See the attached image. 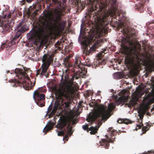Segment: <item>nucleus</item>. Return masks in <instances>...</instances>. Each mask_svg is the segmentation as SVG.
<instances>
[{
	"label": "nucleus",
	"instance_id": "35",
	"mask_svg": "<svg viewBox=\"0 0 154 154\" xmlns=\"http://www.w3.org/2000/svg\"><path fill=\"white\" fill-rule=\"evenodd\" d=\"M139 116V117L140 119L141 120L140 122V123L142 122V120L143 119V118L144 116L143 114L142 113H140L138 115Z\"/></svg>",
	"mask_w": 154,
	"mask_h": 154
},
{
	"label": "nucleus",
	"instance_id": "26",
	"mask_svg": "<svg viewBox=\"0 0 154 154\" xmlns=\"http://www.w3.org/2000/svg\"><path fill=\"white\" fill-rule=\"evenodd\" d=\"M97 129L95 127L91 126L89 128V131H91L90 133L91 134H94L97 132Z\"/></svg>",
	"mask_w": 154,
	"mask_h": 154
},
{
	"label": "nucleus",
	"instance_id": "2",
	"mask_svg": "<svg viewBox=\"0 0 154 154\" xmlns=\"http://www.w3.org/2000/svg\"><path fill=\"white\" fill-rule=\"evenodd\" d=\"M90 18L101 26L107 24V18L115 15L117 10L116 0H88Z\"/></svg>",
	"mask_w": 154,
	"mask_h": 154
},
{
	"label": "nucleus",
	"instance_id": "44",
	"mask_svg": "<svg viewBox=\"0 0 154 154\" xmlns=\"http://www.w3.org/2000/svg\"><path fill=\"white\" fill-rule=\"evenodd\" d=\"M97 36L98 37V38H100L101 37V35H97Z\"/></svg>",
	"mask_w": 154,
	"mask_h": 154
},
{
	"label": "nucleus",
	"instance_id": "8",
	"mask_svg": "<svg viewBox=\"0 0 154 154\" xmlns=\"http://www.w3.org/2000/svg\"><path fill=\"white\" fill-rule=\"evenodd\" d=\"M89 105L90 107H93L94 108H97L99 111V113L97 112H93L90 114L88 118L86 119V120L88 122L93 123L94 122L96 119L99 117L100 115V109L99 107L102 104L98 105L97 103L95 102V101H92L91 102L89 103Z\"/></svg>",
	"mask_w": 154,
	"mask_h": 154
},
{
	"label": "nucleus",
	"instance_id": "24",
	"mask_svg": "<svg viewBox=\"0 0 154 154\" xmlns=\"http://www.w3.org/2000/svg\"><path fill=\"white\" fill-rule=\"evenodd\" d=\"M65 133L66 134L64 137L63 138V140H65L66 141H67L69 139V136H71L73 133V132H71V130H69V131H66L65 130Z\"/></svg>",
	"mask_w": 154,
	"mask_h": 154
},
{
	"label": "nucleus",
	"instance_id": "15",
	"mask_svg": "<svg viewBox=\"0 0 154 154\" xmlns=\"http://www.w3.org/2000/svg\"><path fill=\"white\" fill-rule=\"evenodd\" d=\"M49 67L42 65L41 68L37 70L36 75L37 76L40 74V76L42 77L44 75H46L47 71Z\"/></svg>",
	"mask_w": 154,
	"mask_h": 154
},
{
	"label": "nucleus",
	"instance_id": "17",
	"mask_svg": "<svg viewBox=\"0 0 154 154\" xmlns=\"http://www.w3.org/2000/svg\"><path fill=\"white\" fill-rule=\"evenodd\" d=\"M97 48V45L95 43L91 48H90L89 50H88V47H85L84 52H85V53L86 55H89L91 53L94 51Z\"/></svg>",
	"mask_w": 154,
	"mask_h": 154
},
{
	"label": "nucleus",
	"instance_id": "18",
	"mask_svg": "<svg viewBox=\"0 0 154 154\" xmlns=\"http://www.w3.org/2000/svg\"><path fill=\"white\" fill-rule=\"evenodd\" d=\"M67 124V121L65 120L60 118L58 121L57 125L56 126V128L61 129L65 126Z\"/></svg>",
	"mask_w": 154,
	"mask_h": 154
},
{
	"label": "nucleus",
	"instance_id": "45",
	"mask_svg": "<svg viewBox=\"0 0 154 154\" xmlns=\"http://www.w3.org/2000/svg\"><path fill=\"white\" fill-rule=\"evenodd\" d=\"M149 60L150 62H152V60L151 59H149Z\"/></svg>",
	"mask_w": 154,
	"mask_h": 154
},
{
	"label": "nucleus",
	"instance_id": "33",
	"mask_svg": "<svg viewBox=\"0 0 154 154\" xmlns=\"http://www.w3.org/2000/svg\"><path fill=\"white\" fill-rule=\"evenodd\" d=\"M124 121L123 122V123L124 124H128L131 123V121L128 119H123Z\"/></svg>",
	"mask_w": 154,
	"mask_h": 154
},
{
	"label": "nucleus",
	"instance_id": "40",
	"mask_svg": "<svg viewBox=\"0 0 154 154\" xmlns=\"http://www.w3.org/2000/svg\"><path fill=\"white\" fill-rule=\"evenodd\" d=\"M124 121L123 119H119L117 121V122L119 123H123Z\"/></svg>",
	"mask_w": 154,
	"mask_h": 154
},
{
	"label": "nucleus",
	"instance_id": "3",
	"mask_svg": "<svg viewBox=\"0 0 154 154\" xmlns=\"http://www.w3.org/2000/svg\"><path fill=\"white\" fill-rule=\"evenodd\" d=\"M52 1L57 5L54 10L55 15L53 16L51 13H46L42 17L40 22L43 26L45 28L53 24L55 32L58 34H60L63 31L65 27L66 21H60L61 17L65 14V3L63 0L62 1L58 0Z\"/></svg>",
	"mask_w": 154,
	"mask_h": 154
},
{
	"label": "nucleus",
	"instance_id": "23",
	"mask_svg": "<svg viewBox=\"0 0 154 154\" xmlns=\"http://www.w3.org/2000/svg\"><path fill=\"white\" fill-rule=\"evenodd\" d=\"M54 125V123L53 122H51L50 124L46 125L44 128L43 131L45 134L48 131L52 129Z\"/></svg>",
	"mask_w": 154,
	"mask_h": 154
},
{
	"label": "nucleus",
	"instance_id": "41",
	"mask_svg": "<svg viewBox=\"0 0 154 154\" xmlns=\"http://www.w3.org/2000/svg\"><path fill=\"white\" fill-rule=\"evenodd\" d=\"M60 44L59 42H57L55 45V46L56 47H58V46L59 45H60Z\"/></svg>",
	"mask_w": 154,
	"mask_h": 154
},
{
	"label": "nucleus",
	"instance_id": "51",
	"mask_svg": "<svg viewBox=\"0 0 154 154\" xmlns=\"http://www.w3.org/2000/svg\"><path fill=\"white\" fill-rule=\"evenodd\" d=\"M35 84V83H34V84H33V86H34V85Z\"/></svg>",
	"mask_w": 154,
	"mask_h": 154
},
{
	"label": "nucleus",
	"instance_id": "13",
	"mask_svg": "<svg viewBox=\"0 0 154 154\" xmlns=\"http://www.w3.org/2000/svg\"><path fill=\"white\" fill-rule=\"evenodd\" d=\"M54 57V54L53 53L45 54L42 59L43 62L42 65L49 67L51 63L53 61Z\"/></svg>",
	"mask_w": 154,
	"mask_h": 154
},
{
	"label": "nucleus",
	"instance_id": "29",
	"mask_svg": "<svg viewBox=\"0 0 154 154\" xmlns=\"http://www.w3.org/2000/svg\"><path fill=\"white\" fill-rule=\"evenodd\" d=\"M67 68V69L66 70H65V73H64V72H63V74H65V79H67L68 78V74H69V68Z\"/></svg>",
	"mask_w": 154,
	"mask_h": 154
},
{
	"label": "nucleus",
	"instance_id": "12",
	"mask_svg": "<svg viewBox=\"0 0 154 154\" xmlns=\"http://www.w3.org/2000/svg\"><path fill=\"white\" fill-rule=\"evenodd\" d=\"M74 68L78 69L79 70L76 71H78V74L80 75H85L87 72V71L85 68L83 67V65L80 61V57L76 56L75 58V61L74 63Z\"/></svg>",
	"mask_w": 154,
	"mask_h": 154
},
{
	"label": "nucleus",
	"instance_id": "36",
	"mask_svg": "<svg viewBox=\"0 0 154 154\" xmlns=\"http://www.w3.org/2000/svg\"><path fill=\"white\" fill-rule=\"evenodd\" d=\"M52 109V107L50 105L49 107H48V111L47 112V113L48 114L49 113H50Z\"/></svg>",
	"mask_w": 154,
	"mask_h": 154
},
{
	"label": "nucleus",
	"instance_id": "28",
	"mask_svg": "<svg viewBox=\"0 0 154 154\" xmlns=\"http://www.w3.org/2000/svg\"><path fill=\"white\" fill-rule=\"evenodd\" d=\"M106 50L104 49L103 50L101 51L98 54V56L99 57H103L105 54L106 53Z\"/></svg>",
	"mask_w": 154,
	"mask_h": 154
},
{
	"label": "nucleus",
	"instance_id": "7",
	"mask_svg": "<svg viewBox=\"0 0 154 154\" xmlns=\"http://www.w3.org/2000/svg\"><path fill=\"white\" fill-rule=\"evenodd\" d=\"M99 108L101 120L105 121L110 116V113L113 109L114 106L112 103H111L109 105L107 108L106 106L102 105L100 106Z\"/></svg>",
	"mask_w": 154,
	"mask_h": 154
},
{
	"label": "nucleus",
	"instance_id": "19",
	"mask_svg": "<svg viewBox=\"0 0 154 154\" xmlns=\"http://www.w3.org/2000/svg\"><path fill=\"white\" fill-rule=\"evenodd\" d=\"M6 46V52L8 55H10L14 51L11 47L10 46L7 47L5 43H4L2 44L0 47V50H2Z\"/></svg>",
	"mask_w": 154,
	"mask_h": 154
},
{
	"label": "nucleus",
	"instance_id": "1",
	"mask_svg": "<svg viewBox=\"0 0 154 154\" xmlns=\"http://www.w3.org/2000/svg\"><path fill=\"white\" fill-rule=\"evenodd\" d=\"M120 14H118V21H120L119 30L123 32L126 38V41L128 43L130 47H126L127 49V55L125 57V62L130 66H133L135 63H139L141 60L142 55L140 52L141 45L137 42L136 38L137 35L134 29L129 27L128 19L125 17L122 18L119 17Z\"/></svg>",
	"mask_w": 154,
	"mask_h": 154
},
{
	"label": "nucleus",
	"instance_id": "16",
	"mask_svg": "<svg viewBox=\"0 0 154 154\" xmlns=\"http://www.w3.org/2000/svg\"><path fill=\"white\" fill-rule=\"evenodd\" d=\"M140 1V3L138 5H136L134 6L135 9H137L140 13H142L143 11L144 5L145 3L146 0H137Z\"/></svg>",
	"mask_w": 154,
	"mask_h": 154
},
{
	"label": "nucleus",
	"instance_id": "46",
	"mask_svg": "<svg viewBox=\"0 0 154 154\" xmlns=\"http://www.w3.org/2000/svg\"><path fill=\"white\" fill-rule=\"evenodd\" d=\"M75 79H78V77L77 76H75Z\"/></svg>",
	"mask_w": 154,
	"mask_h": 154
},
{
	"label": "nucleus",
	"instance_id": "47",
	"mask_svg": "<svg viewBox=\"0 0 154 154\" xmlns=\"http://www.w3.org/2000/svg\"><path fill=\"white\" fill-rule=\"evenodd\" d=\"M151 23H154V21H153V22H151Z\"/></svg>",
	"mask_w": 154,
	"mask_h": 154
},
{
	"label": "nucleus",
	"instance_id": "31",
	"mask_svg": "<svg viewBox=\"0 0 154 154\" xmlns=\"http://www.w3.org/2000/svg\"><path fill=\"white\" fill-rule=\"evenodd\" d=\"M88 124H86L85 125H83L82 126V128L84 130H87V131H89V128L88 127Z\"/></svg>",
	"mask_w": 154,
	"mask_h": 154
},
{
	"label": "nucleus",
	"instance_id": "37",
	"mask_svg": "<svg viewBox=\"0 0 154 154\" xmlns=\"http://www.w3.org/2000/svg\"><path fill=\"white\" fill-rule=\"evenodd\" d=\"M26 0H22L20 1V4L22 6L24 5L26 3Z\"/></svg>",
	"mask_w": 154,
	"mask_h": 154
},
{
	"label": "nucleus",
	"instance_id": "9",
	"mask_svg": "<svg viewBox=\"0 0 154 154\" xmlns=\"http://www.w3.org/2000/svg\"><path fill=\"white\" fill-rule=\"evenodd\" d=\"M23 23L20 22L17 26V28L20 29L17 31L15 36L11 40L10 42L12 45H14L15 43V41L22 34L28 30L27 26L26 24L23 25Z\"/></svg>",
	"mask_w": 154,
	"mask_h": 154
},
{
	"label": "nucleus",
	"instance_id": "22",
	"mask_svg": "<svg viewBox=\"0 0 154 154\" xmlns=\"http://www.w3.org/2000/svg\"><path fill=\"white\" fill-rule=\"evenodd\" d=\"M41 34V32H36L31 35V38L33 39L37 40L40 38Z\"/></svg>",
	"mask_w": 154,
	"mask_h": 154
},
{
	"label": "nucleus",
	"instance_id": "27",
	"mask_svg": "<svg viewBox=\"0 0 154 154\" xmlns=\"http://www.w3.org/2000/svg\"><path fill=\"white\" fill-rule=\"evenodd\" d=\"M150 126L151 125L149 124L146 123V126H143L142 128L143 133H145L147 131L149 130Z\"/></svg>",
	"mask_w": 154,
	"mask_h": 154
},
{
	"label": "nucleus",
	"instance_id": "5",
	"mask_svg": "<svg viewBox=\"0 0 154 154\" xmlns=\"http://www.w3.org/2000/svg\"><path fill=\"white\" fill-rule=\"evenodd\" d=\"M15 72L19 80L18 81L15 79L10 80L9 82H11V85L13 87H17L21 84L25 90L31 89L32 83L31 82L29 84L27 82V80H29V78L25 72V69H24L23 70L19 68H16L15 70Z\"/></svg>",
	"mask_w": 154,
	"mask_h": 154
},
{
	"label": "nucleus",
	"instance_id": "42",
	"mask_svg": "<svg viewBox=\"0 0 154 154\" xmlns=\"http://www.w3.org/2000/svg\"><path fill=\"white\" fill-rule=\"evenodd\" d=\"M83 103L82 101H81L79 103L78 106L79 107H81L82 106V103Z\"/></svg>",
	"mask_w": 154,
	"mask_h": 154
},
{
	"label": "nucleus",
	"instance_id": "21",
	"mask_svg": "<svg viewBox=\"0 0 154 154\" xmlns=\"http://www.w3.org/2000/svg\"><path fill=\"white\" fill-rule=\"evenodd\" d=\"M36 5L30 7L29 11L31 14L34 16H36L38 13V12L39 11V9H36Z\"/></svg>",
	"mask_w": 154,
	"mask_h": 154
},
{
	"label": "nucleus",
	"instance_id": "34",
	"mask_svg": "<svg viewBox=\"0 0 154 154\" xmlns=\"http://www.w3.org/2000/svg\"><path fill=\"white\" fill-rule=\"evenodd\" d=\"M154 153V150H151L147 151V152H146L142 153V154H151L152 153Z\"/></svg>",
	"mask_w": 154,
	"mask_h": 154
},
{
	"label": "nucleus",
	"instance_id": "25",
	"mask_svg": "<svg viewBox=\"0 0 154 154\" xmlns=\"http://www.w3.org/2000/svg\"><path fill=\"white\" fill-rule=\"evenodd\" d=\"M75 4L76 6H77L79 8H80L81 9H83L85 6H83L79 0H76V2H75Z\"/></svg>",
	"mask_w": 154,
	"mask_h": 154
},
{
	"label": "nucleus",
	"instance_id": "49",
	"mask_svg": "<svg viewBox=\"0 0 154 154\" xmlns=\"http://www.w3.org/2000/svg\"><path fill=\"white\" fill-rule=\"evenodd\" d=\"M106 138H108V136H107L106 135Z\"/></svg>",
	"mask_w": 154,
	"mask_h": 154
},
{
	"label": "nucleus",
	"instance_id": "39",
	"mask_svg": "<svg viewBox=\"0 0 154 154\" xmlns=\"http://www.w3.org/2000/svg\"><path fill=\"white\" fill-rule=\"evenodd\" d=\"M75 74H74L72 76V78L70 80V81L71 82H73V81L74 79L75 78Z\"/></svg>",
	"mask_w": 154,
	"mask_h": 154
},
{
	"label": "nucleus",
	"instance_id": "32",
	"mask_svg": "<svg viewBox=\"0 0 154 154\" xmlns=\"http://www.w3.org/2000/svg\"><path fill=\"white\" fill-rule=\"evenodd\" d=\"M65 129H64L63 131H59L58 133V135L59 136H63L65 133Z\"/></svg>",
	"mask_w": 154,
	"mask_h": 154
},
{
	"label": "nucleus",
	"instance_id": "43",
	"mask_svg": "<svg viewBox=\"0 0 154 154\" xmlns=\"http://www.w3.org/2000/svg\"><path fill=\"white\" fill-rule=\"evenodd\" d=\"M26 1L30 3L32 1V0H26Z\"/></svg>",
	"mask_w": 154,
	"mask_h": 154
},
{
	"label": "nucleus",
	"instance_id": "38",
	"mask_svg": "<svg viewBox=\"0 0 154 154\" xmlns=\"http://www.w3.org/2000/svg\"><path fill=\"white\" fill-rule=\"evenodd\" d=\"M139 122H140V125H137V127L138 128L137 129H140L142 127V125H143V124L142 123H140V121H139Z\"/></svg>",
	"mask_w": 154,
	"mask_h": 154
},
{
	"label": "nucleus",
	"instance_id": "50",
	"mask_svg": "<svg viewBox=\"0 0 154 154\" xmlns=\"http://www.w3.org/2000/svg\"><path fill=\"white\" fill-rule=\"evenodd\" d=\"M75 69L74 71H75Z\"/></svg>",
	"mask_w": 154,
	"mask_h": 154
},
{
	"label": "nucleus",
	"instance_id": "11",
	"mask_svg": "<svg viewBox=\"0 0 154 154\" xmlns=\"http://www.w3.org/2000/svg\"><path fill=\"white\" fill-rule=\"evenodd\" d=\"M11 14H4L3 17L0 15V26L2 27L3 30L2 32L3 33H7L10 32L11 29V27L9 25L6 23V21H3L2 20V19H5L7 17V19L8 20L11 18Z\"/></svg>",
	"mask_w": 154,
	"mask_h": 154
},
{
	"label": "nucleus",
	"instance_id": "30",
	"mask_svg": "<svg viewBox=\"0 0 154 154\" xmlns=\"http://www.w3.org/2000/svg\"><path fill=\"white\" fill-rule=\"evenodd\" d=\"M85 63H86L85 66L88 67H90L91 66V63H90V60L89 59L87 58L85 60Z\"/></svg>",
	"mask_w": 154,
	"mask_h": 154
},
{
	"label": "nucleus",
	"instance_id": "48",
	"mask_svg": "<svg viewBox=\"0 0 154 154\" xmlns=\"http://www.w3.org/2000/svg\"><path fill=\"white\" fill-rule=\"evenodd\" d=\"M117 16H116V18H115L116 19V20H117Z\"/></svg>",
	"mask_w": 154,
	"mask_h": 154
},
{
	"label": "nucleus",
	"instance_id": "10",
	"mask_svg": "<svg viewBox=\"0 0 154 154\" xmlns=\"http://www.w3.org/2000/svg\"><path fill=\"white\" fill-rule=\"evenodd\" d=\"M33 96L35 102L40 107L45 106V102L44 100L45 99V95L44 94L36 90L34 92Z\"/></svg>",
	"mask_w": 154,
	"mask_h": 154
},
{
	"label": "nucleus",
	"instance_id": "14",
	"mask_svg": "<svg viewBox=\"0 0 154 154\" xmlns=\"http://www.w3.org/2000/svg\"><path fill=\"white\" fill-rule=\"evenodd\" d=\"M76 119L75 118V116L73 115H71L70 116L68 119L67 126L66 129H65V131H69L71 130V132H73L72 131V127L71 126V123L73 125L76 124Z\"/></svg>",
	"mask_w": 154,
	"mask_h": 154
},
{
	"label": "nucleus",
	"instance_id": "20",
	"mask_svg": "<svg viewBox=\"0 0 154 154\" xmlns=\"http://www.w3.org/2000/svg\"><path fill=\"white\" fill-rule=\"evenodd\" d=\"M70 58V57L69 56L65 57L63 60V64L66 68H70L72 66V65L71 64L69 61Z\"/></svg>",
	"mask_w": 154,
	"mask_h": 154
},
{
	"label": "nucleus",
	"instance_id": "4",
	"mask_svg": "<svg viewBox=\"0 0 154 154\" xmlns=\"http://www.w3.org/2000/svg\"><path fill=\"white\" fill-rule=\"evenodd\" d=\"M56 96V101L53 109L49 114V117L55 115L58 108L68 107L70 103L71 99L74 94V89L71 85L63 83L58 88H53Z\"/></svg>",
	"mask_w": 154,
	"mask_h": 154
},
{
	"label": "nucleus",
	"instance_id": "6",
	"mask_svg": "<svg viewBox=\"0 0 154 154\" xmlns=\"http://www.w3.org/2000/svg\"><path fill=\"white\" fill-rule=\"evenodd\" d=\"M108 133L112 137L110 138H108L109 140L105 139H103L101 141H100L99 144L101 146H104L105 149H108L109 146V143L111 142L113 143L115 140L117 134L119 135V132L117 131L116 130L113 129L112 128H109L108 130Z\"/></svg>",
	"mask_w": 154,
	"mask_h": 154
}]
</instances>
